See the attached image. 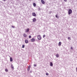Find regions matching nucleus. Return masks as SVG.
<instances>
[{
  "instance_id": "nucleus-1",
  "label": "nucleus",
  "mask_w": 77,
  "mask_h": 77,
  "mask_svg": "<svg viewBox=\"0 0 77 77\" xmlns=\"http://www.w3.org/2000/svg\"><path fill=\"white\" fill-rule=\"evenodd\" d=\"M72 10L71 9H69L68 11L69 15H70V14H72Z\"/></svg>"
},
{
  "instance_id": "nucleus-2",
  "label": "nucleus",
  "mask_w": 77,
  "mask_h": 77,
  "mask_svg": "<svg viewBox=\"0 0 77 77\" xmlns=\"http://www.w3.org/2000/svg\"><path fill=\"white\" fill-rule=\"evenodd\" d=\"M38 40H41V39H42V38L41 37V35H39L38 36Z\"/></svg>"
},
{
  "instance_id": "nucleus-3",
  "label": "nucleus",
  "mask_w": 77,
  "mask_h": 77,
  "mask_svg": "<svg viewBox=\"0 0 77 77\" xmlns=\"http://www.w3.org/2000/svg\"><path fill=\"white\" fill-rule=\"evenodd\" d=\"M32 14L34 17H36V14L35 13H33Z\"/></svg>"
},
{
  "instance_id": "nucleus-4",
  "label": "nucleus",
  "mask_w": 77,
  "mask_h": 77,
  "mask_svg": "<svg viewBox=\"0 0 77 77\" xmlns=\"http://www.w3.org/2000/svg\"><path fill=\"white\" fill-rule=\"evenodd\" d=\"M36 21V18H34L32 20L33 22H35Z\"/></svg>"
},
{
  "instance_id": "nucleus-5",
  "label": "nucleus",
  "mask_w": 77,
  "mask_h": 77,
  "mask_svg": "<svg viewBox=\"0 0 77 77\" xmlns=\"http://www.w3.org/2000/svg\"><path fill=\"white\" fill-rule=\"evenodd\" d=\"M29 28H28L27 29H25V32H29Z\"/></svg>"
},
{
  "instance_id": "nucleus-6",
  "label": "nucleus",
  "mask_w": 77,
  "mask_h": 77,
  "mask_svg": "<svg viewBox=\"0 0 77 77\" xmlns=\"http://www.w3.org/2000/svg\"><path fill=\"white\" fill-rule=\"evenodd\" d=\"M53 66V63L52 62H50V66Z\"/></svg>"
},
{
  "instance_id": "nucleus-7",
  "label": "nucleus",
  "mask_w": 77,
  "mask_h": 77,
  "mask_svg": "<svg viewBox=\"0 0 77 77\" xmlns=\"http://www.w3.org/2000/svg\"><path fill=\"white\" fill-rule=\"evenodd\" d=\"M41 2L42 4H45V2L44 0H41Z\"/></svg>"
},
{
  "instance_id": "nucleus-8",
  "label": "nucleus",
  "mask_w": 77,
  "mask_h": 77,
  "mask_svg": "<svg viewBox=\"0 0 77 77\" xmlns=\"http://www.w3.org/2000/svg\"><path fill=\"white\" fill-rule=\"evenodd\" d=\"M30 66H29L27 69V70L28 71H29V70H30Z\"/></svg>"
},
{
  "instance_id": "nucleus-9",
  "label": "nucleus",
  "mask_w": 77,
  "mask_h": 77,
  "mask_svg": "<svg viewBox=\"0 0 77 77\" xmlns=\"http://www.w3.org/2000/svg\"><path fill=\"white\" fill-rule=\"evenodd\" d=\"M10 62H12V61H13V59L12 57L10 58Z\"/></svg>"
},
{
  "instance_id": "nucleus-10",
  "label": "nucleus",
  "mask_w": 77,
  "mask_h": 77,
  "mask_svg": "<svg viewBox=\"0 0 77 77\" xmlns=\"http://www.w3.org/2000/svg\"><path fill=\"white\" fill-rule=\"evenodd\" d=\"M56 57L58 58L59 57V54H57L56 55Z\"/></svg>"
},
{
  "instance_id": "nucleus-11",
  "label": "nucleus",
  "mask_w": 77,
  "mask_h": 77,
  "mask_svg": "<svg viewBox=\"0 0 77 77\" xmlns=\"http://www.w3.org/2000/svg\"><path fill=\"white\" fill-rule=\"evenodd\" d=\"M25 43L26 44H27L28 42H29L28 41V40H26L25 41Z\"/></svg>"
},
{
  "instance_id": "nucleus-12",
  "label": "nucleus",
  "mask_w": 77,
  "mask_h": 77,
  "mask_svg": "<svg viewBox=\"0 0 77 77\" xmlns=\"http://www.w3.org/2000/svg\"><path fill=\"white\" fill-rule=\"evenodd\" d=\"M35 41V40L34 38H33L31 39V41L32 42H34Z\"/></svg>"
},
{
  "instance_id": "nucleus-13",
  "label": "nucleus",
  "mask_w": 77,
  "mask_h": 77,
  "mask_svg": "<svg viewBox=\"0 0 77 77\" xmlns=\"http://www.w3.org/2000/svg\"><path fill=\"white\" fill-rule=\"evenodd\" d=\"M58 45L59 46H60V45H61V42H59L58 44Z\"/></svg>"
},
{
  "instance_id": "nucleus-14",
  "label": "nucleus",
  "mask_w": 77,
  "mask_h": 77,
  "mask_svg": "<svg viewBox=\"0 0 77 77\" xmlns=\"http://www.w3.org/2000/svg\"><path fill=\"white\" fill-rule=\"evenodd\" d=\"M33 5L34 6V7H35V6H36V4H35V3H33Z\"/></svg>"
},
{
  "instance_id": "nucleus-15",
  "label": "nucleus",
  "mask_w": 77,
  "mask_h": 77,
  "mask_svg": "<svg viewBox=\"0 0 77 77\" xmlns=\"http://www.w3.org/2000/svg\"><path fill=\"white\" fill-rule=\"evenodd\" d=\"M23 36H24V37H26L27 36V35L25 34H24Z\"/></svg>"
},
{
  "instance_id": "nucleus-16",
  "label": "nucleus",
  "mask_w": 77,
  "mask_h": 77,
  "mask_svg": "<svg viewBox=\"0 0 77 77\" xmlns=\"http://www.w3.org/2000/svg\"><path fill=\"white\" fill-rule=\"evenodd\" d=\"M11 68H12V69H14V66H13V65H11Z\"/></svg>"
},
{
  "instance_id": "nucleus-17",
  "label": "nucleus",
  "mask_w": 77,
  "mask_h": 77,
  "mask_svg": "<svg viewBox=\"0 0 77 77\" xmlns=\"http://www.w3.org/2000/svg\"><path fill=\"white\" fill-rule=\"evenodd\" d=\"M24 47H25V46L24 45H22V48H24Z\"/></svg>"
},
{
  "instance_id": "nucleus-18",
  "label": "nucleus",
  "mask_w": 77,
  "mask_h": 77,
  "mask_svg": "<svg viewBox=\"0 0 77 77\" xmlns=\"http://www.w3.org/2000/svg\"><path fill=\"white\" fill-rule=\"evenodd\" d=\"M5 71H6V72H8V70L7 69H5Z\"/></svg>"
},
{
  "instance_id": "nucleus-19",
  "label": "nucleus",
  "mask_w": 77,
  "mask_h": 77,
  "mask_svg": "<svg viewBox=\"0 0 77 77\" xmlns=\"http://www.w3.org/2000/svg\"><path fill=\"white\" fill-rule=\"evenodd\" d=\"M68 39H70V40H71V38L70 37H68Z\"/></svg>"
},
{
  "instance_id": "nucleus-20",
  "label": "nucleus",
  "mask_w": 77,
  "mask_h": 77,
  "mask_svg": "<svg viewBox=\"0 0 77 77\" xmlns=\"http://www.w3.org/2000/svg\"><path fill=\"white\" fill-rule=\"evenodd\" d=\"M55 17H56V18H58V16H57V15L56 14L55 16Z\"/></svg>"
},
{
  "instance_id": "nucleus-21",
  "label": "nucleus",
  "mask_w": 77,
  "mask_h": 77,
  "mask_svg": "<svg viewBox=\"0 0 77 77\" xmlns=\"http://www.w3.org/2000/svg\"><path fill=\"white\" fill-rule=\"evenodd\" d=\"M46 75H48L49 74H48V73H46Z\"/></svg>"
},
{
  "instance_id": "nucleus-22",
  "label": "nucleus",
  "mask_w": 77,
  "mask_h": 77,
  "mask_svg": "<svg viewBox=\"0 0 77 77\" xmlns=\"http://www.w3.org/2000/svg\"><path fill=\"white\" fill-rule=\"evenodd\" d=\"M71 50H73V48L71 46Z\"/></svg>"
},
{
  "instance_id": "nucleus-23",
  "label": "nucleus",
  "mask_w": 77,
  "mask_h": 77,
  "mask_svg": "<svg viewBox=\"0 0 77 77\" xmlns=\"http://www.w3.org/2000/svg\"><path fill=\"white\" fill-rule=\"evenodd\" d=\"M34 66H36V64H34Z\"/></svg>"
},
{
  "instance_id": "nucleus-24",
  "label": "nucleus",
  "mask_w": 77,
  "mask_h": 77,
  "mask_svg": "<svg viewBox=\"0 0 77 77\" xmlns=\"http://www.w3.org/2000/svg\"><path fill=\"white\" fill-rule=\"evenodd\" d=\"M12 27L13 28H15V26H12Z\"/></svg>"
},
{
  "instance_id": "nucleus-25",
  "label": "nucleus",
  "mask_w": 77,
  "mask_h": 77,
  "mask_svg": "<svg viewBox=\"0 0 77 77\" xmlns=\"http://www.w3.org/2000/svg\"><path fill=\"white\" fill-rule=\"evenodd\" d=\"M31 36L30 35H29V38H31Z\"/></svg>"
},
{
  "instance_id": "nucleus-26",
  "label": "nucleus",
  "mask_w": 77,
  "mask_h": 77,
  "mask_svg": "<svg viewBox=\"0 0 77 77\" xmlns=\"http://www.w3.org/2000/svg\"><path fill=\"white\" fill-rule=\"evenodd\" d=\"M45 35H43V38H45Z\"/></svg>"
},
{
  "instance_id": "nucleus-27",
  "label": "nucleus",
  "mask_w": 77,
  "mask_h": 77,
  "mask_svg": "<svg viewBox=\"0 0 77 77\" xmlns=\"http://www.w3.org/2000/svg\"><path fill=\"white\" fill-rule=\"evenodd\" d=\"M64 2H67V0H64Z\"/></svg>"
},
{
  "instance_id": "nucleus-28",
  "label": "nucleus",
  "mask_w": 77,
  "mask_h": 77,
  "mask_svg": "<svg viewBox=\"0 0 77 77\" xmlns=\"http://www.w3.org/2000/svg\"><path fill=\"white\" fill-rule=\"evenodd\" d=\"M32 71H30V73H32Z\"/></svg>"
},
{
  "instance_id": "nucleus-29",
  "label": "nucleus",
  "mask_w": 77,
  "mask_h": 77,
  "mask_svg": "<svg viewBox=\"0 0 77 77\" xmlns=\"http://www.w3.org/2000/svg\"><path fill=\"white\" fill-rule=\"evenodd\" d=\"M4 1H6V0H3Z\"/></svg>"
}]
</instances>
